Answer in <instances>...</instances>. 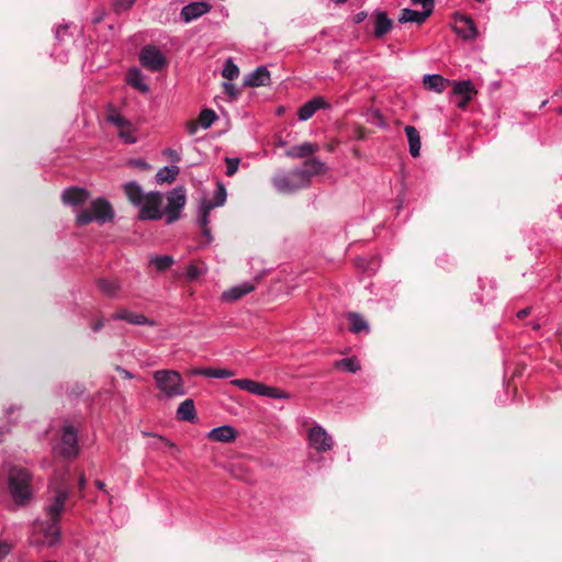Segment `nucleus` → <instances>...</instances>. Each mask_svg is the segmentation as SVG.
I'll use <instances>...</instances> for the list:
<instances>
[{
  "mask_svg": "<svg viewBox=\"0 0 562 562\" xmlns=\"http://www.w3.org/2000/svg\"><path fill=\"white\" fill-rule=\"evenodd\" d=\"M49 496L43 508L44 517L36 521L37 531L43 536L41 544L46 547L56 546L61 538L59 522L69 497V487L64 484H49Z\"/></svg>",
  "mask_w": 562,
  "mask_h": 562,
  "instance_id": "nucleus-1",
  "label": "nucleus"
},
{
  "mask_svg": "<svg viewBox=\"0 0 562 562\" xmlns=\"http://www.w3.org/2000/svg\"><path fill=\"white\" fill-rule=\"evenodd\" d=\"M8 486L18 505H25L33 496L32 474L27 469L12 467L8 473Z\"/></svg>",
  "mask_w": 562,
  "mask_h": 562,
  "instance_id": "nucleus-2",
  "label": "nucleus"
},
{
  "mask_svg": "<svg viewBox=\"0 0 562 562\" xmlns=\"http://www.w3.org/2000/svg\"><path fill=\"white\" fill-rule=\"evenodd\" d=\"M154 381L166 398L183 396L187 391L181 374L175 370H157L153 374Z\"/></svg>",
  "mask_w": 562,
  "mask_h": 562,
  "instance_id": "nucleus-3",
  "label": "nucleus"
},
{
  "mask_svg": "<svg viewBox=\"0 0 562 562\" xmlns=\"http://www.w3.org/2000/svg\"><path fill=\"white\" fill-rule=\"evenodd\" d=\"M114 211L109 201L103 198L93 200L90 207L77 213L76 221L79 225H87L91 222L105 223L113 218Z\"/></svg>",
  "mask_w": 562,
  "mask_h": 562,
  "instance_id": "nucleus-4",
  "label": "nucleus"
},
{
  "mask_svg": "<svg viewBox=\"0 0 562 562\" xmlns=\"http://www.w3.org/2000/svg\"><path fill=\"white\" fill-rule=\"evenodd\" d=\"M272 184L274 189L282 194H291L307 187L306 178L302 172H297L296 169L290 172L278 171L272 177Z\"/></svg>",
  "mask_w": 562,
  "mask_h": 562,
  "instance_id": "nucleus-5",
  "label": "nucleus"
},
{
  "mask_svg": "<svg viewBox=\"0 0 562 562\" xmlns=\"http://www.w3.org/2000/svg\"><path fill=\"white\" fill-rule=\"evenodd\" d=\"M186 202V189L182 186H178L167 193V205L164 209L167 224H172L180 218Z\"/></svg>",
  "mask_w": 562,
  "mask_h": 562,
  "instance_id": "nucleus-6",
  "label": "nucleus"
},
{
  "mask_svg": "<svg viewBox=\"0 0 562 562\" xmlns=\"http://www.w3.org/2000/svg\"><path fill=\"white\" fill-rule=\"evenodd\" d=\"M164 195L159 191H150L146 194L139 207V220H160L164 216Z\"/></svg>",
  "mask_w": 562,
  "mask_h": 562,
  "instance_id": "nucleus-7",
  "label": "nucleus"
},
{
  "mask_svg": "<svg viewBox=\"0 0 562 562\" xmlns=\"http://www.w3.org/2000/svg\"><path fill=\"white\" fill-rule=\"evenodd\" d=\"M58 452L67 459H74L79 454L78 432L72 425L63 426Z\"/></svg>",
  "mask_w": 562,
  "mask_h": 562,
  "instance_id": "nucleus-8",
  "label": "nucleus"
},
{
  "mask_svg": "<svg viewBox=\"0 0 562 562\" xmlns=\"http://www.w3.org/2000/svg\"><path fill=\"white\" fill-rule=\"evenodd\" d=\"M307 440L310 447L318 452L329 451L334 446L333 437L326 431V429L316 424L312 426L307 434Z\"/></svg>",
  "mask_w": 562,
  "mask_h": 562,
  "instance_id": "nucleus-9",
  "label": "nucleus"
},
{
  "mask_svg": "<svg viewBox=\"0 0 562 562\" xmlns=\"http://www.w3.org/2000/svg\"><path fill=\"white\" fill-rule=\"evenodd\" d=\"M139 61L145 68L151 71H158L166 65V58L161 52L151 45L145 46L140 50Z\"/></svg>",
  "mask_w": 562,
  "mask_h": 562,
  "instance_id": "nucleus-10",
  "label": "nucleus"
},
{
  "mask_svg": "<svg viewBox=\"0 0 562 562\" xmlns=\"http://www.w3.org/2000/svg\"><path fill=\"white\" fill-rule=\"evenodd\" d=\"M211 10V5L203 1L191 2L181 9L180 16L183 22L190 23Z\"/></svg>",
  "mask_w": 562,
  "mask_h": 562,
  "instance_id": "nucleus-11",
  "label": "nucleus"
},
{
  "mask_svg": "<svg viewBox=\"0 0 562 562\" xmlns=\"http://www.w3.org/2000/svg\"><path fill=\"white\" fill-rule=\"evenodd\" d=\"M327 108H329V103L324 98L315 97L300 106L297 111L299 120L305 122L310 120L316 111Z\"/></svg>",
  "mask_w": 562,
  "mask_h": 562,
  "instance_id": "nucleus-12",
  "label": "nucleus"
},
{
  "mask_svg": "<svg viewBox=\"0 0 562 562\" xmlns=\"http://www.w3.org/2000/svg\"><path fill=\"white\" fill-rule=\"evenodd\" d=\"M90 196V193L82 188L72 187L65 189L61 194L64 204L77 207L85 204Z\"/></svg>",
  "mask_w": 562,
  "mask_h": 562,
  "instance_id": "nucleus-13",
  "label": "nucleus"
},
{
  "mask_svg": "<svg viewBox=\"0 0 562 562\" xmlns=\"http://www.w3.org/2000/svg\"><path fill=\"white\" fill-rule=\"evenodd\" d=\"M112 318L115 321H125L132 325H156V323L153 319L147 318L145 315L131 312L126 308H120L119 311H116L112 315Z\"/></svg>",
  "mask_w": 562,
  "mask_h": 562,
  "instance_id": "nucleus-14",
  "label": "nucleus"
},
{
  "mask_svg": "<svg viewBox=\"0 0 562 562\" xmlns=\"http://www.w3.org/2000/svg\"><path fill=\"white\" fill-rule=\"evenodd\" d=\"M206 437L215 442H232L236 439L237 431L231 425H222L211 429Z\"/></svg>",
  "mask_w": 562,
  "mask_h": 562,
  "instance_id": "nucleus-15",
  "label": "nucleus"
},
{
  "mask_svg": "<svg viewBox=\"0 0 562 562\" xmlns=\"http://www.w3.org/2000/svg\"><path fill=\"white\" fill-rule=\"evenodd\" d=\"M269 83L270 71L266 66H259L254 71L249 72L244 80L245 86L252 88L268 86Z\"/></svg>",
  "mask_w": 562,
  "mask_h": 562,
  "instance_id": "nucleus-16",
  "label": "nucleus"
},
{
  "mask_svg": "<svg viewBox=\"0 0 562 562\" xmlns=\"http://www.w3.org/2000/svg\"><path fill=\"white\" fill-rule=\"evenodd\" d=\"M297 172H302L306 178V184L310 186L311 178L314 176L322 175L326 171V166L318 158H310L304 161L303 168H297Z\"/></svg>",
  "mask_w": 562,
  "mask_h": 562,
  "instance_id": "nucleus-17",
  "label": "nucleus"
},
{
  "mask_svg": "<svg viewBox=\"0 0 562 562\" xmlns=\"http://www.w3.org/2000/svg\"><path fill=\"white\" fill-rule=\"evenodd\" d=\"M254 290V283L245 281L224 291L222 293V300L225 302H235L245 296L246 294L252 292Z\"/></svg>",
  "mask_w": 562,
  "mask_h": 562,
  "instance_id": "nucleus-18",
  "label": "nucleus"
},
{
  "mask_svg": "<svg viewBox=\"0 0 562 562\" xmlns=\"http://www.w3.org/2000/svg\"><path fill=\"white\" fill-rule=\"evenodd\" d=\"M431 8H424L423 11H416L413 9L405 8L401 12L398 22L423 24L426 21V19L431 14Z\"/></svg>",
  "mask_w": 562,
  "mask_h": 562,
  "instance_id": "nucleus-19",
  "label": "nucleus"
},
{
  "mask_svg": "<svg viewBox=\"0 0 562 562\" xmlns=\"http://www.w3.org/2000/svg\"><path fill=\"white\" fill-rule=\"evenodd\" d=\"M454 31L464 40H473L477 35L474 22L463 15L456 19Z\"/></svg>",
  "mask_w": 562,
  "mask_h": 562,
  "instance_id": "nucleus-20",
  "label": "nucleus"
},
{
  "mask_svg": "<svg viewBox=\"0 0 562 562\" xmlns=\"http://www.w3.org/2000/svg\"><path fill=\"white\" fill-rule=\"evenodd\" d=\"M123 190L128 201L137 207L144 202V199L147 194L144 192L140 184L136 181L126 182L123 186Z\"/></svg>",
  "mask_w": 562,
  "mask_h": 562,
  "instance_id": "nucleus-21",
  "label": "nucleus"
},
{
  "mask_svg": "<svg viewBox=\"0 0 562 562\" xmlns=\"http://www.w3.org/2000/svg\"><path fill=\"white\" fill-rule=\"evenodd\" d=\"M317 150L318 146L316 144L304 142L288 149L285 155L290 158H305L313 155Z\"/></svg>",
  "mask_w": 562,
  "mask_h": 562,
  "instance_id": "nucleus-22",
  "label": "nucleus"
},
{
  "mask_svg": "<svg viewBox=\"0 0 562 562\" xmlns=\"http://www.w3.org/2000/svg\"><path fill=\"white\" fill-rule=\"evenodd\" d=\"M176 415L179 420L194 422L196 419L194 401L192 398H187L181 402L177 408Z\"/></svg>",
  "mask_w": 562,
  "mask_h": 562,
  "instance_id": "nucleus-23",
  "label": "nucleus"
},
{
  "mask_svg": "<svg viewBox=\"0 0 562 562\" xmlns=\"http://www.w3.org/2000/svg\"><path fill=\"white\" fill-rule=\"evenodd\" d=\"M374 35L376 37H382L386 33H389L393 26V22L387 18L386 13L383 11H378L374 13Z\"/></svg>",
  "mask_w": 562,
  "mask_h": 562,
  "instance_id": "nucleus-24",
  "label": "nucleus"
},
{
  "mask_svg": "<svg viewBox=\"0 0 562 562\" xmlns=\"http://www.w3.org/2000/svg\"><path fill=\"white\" fill-rule=\"evenodd\" d=\"M405 134L409 145V154L418 157L420 154V136L419 132L412 125L405 127Z\"/></svg>",
  "mask_w": 562,
  "mask_h": 562,
  "instance_id": "nucleus-25",
  "label": "nucleus"
},
{
  "mask_svg": "<svg viewBox=\"0 0 562 562\" xmlns=\"http://www.w3.org/2000/svg\"><path fill=\"white\" fill-rule=\"evenodd\" d=\"M424 83L429 90L442 92L449 85V80L438 74L425 75Z\"/></svg>",
  "mask_w": 562,
  "mask_h": 562,
  "instance_id": "nucleus-26",
  "label": "nucleus"
},
{
  "mask_svg": "<svg viewBox=\"0 0 562 562\" xmlns=\"http://www.w3.org/2000/svg\"><path fill=\"white\" fill-rule=\"evenodd\" d=\"M179 173V167L176 165L172 166H166L161 169H159L156 173V182L157 183H164V182H172L176 180L177 176Z\"/></svg>",
  "mask_w": 562,
  "mask_h": 562,
  "instance_id": "nucleus-27",
  "label": "nucleus"
},
{
  "mask_svg": "<svg viewBox=\"0 0 562 562\" xmlns=\"http://www.w3.org/2000/svg\"><path fill=\"white\" fill-rule=\"evenodd\" d=\"M231 383L239 389L247 391L255 395H260L262 383L250 380V379H236L231 381Z\"/></svg>",
  "mask_w": 562,
  "mask_h": 562,
  "instance_id": "nucleus-28",
  "label": "nucleus"
},
{
  "mask_svg": "<svg viewBox=\"0 0 562 562\" xmlns=\"http://www.w3.org/2000/svg\"><path fill=\"white\" fill-rule=\"evenodd\" d=\"M127 81H128V83L132 87L138 89L139 91H143V92H147L148 91V86L143 80L142 74H140V71L138 69H132L128 72Z\"/></svg>",
  "mask_w": 562,
  "mask_h": 562,
  "instance_id": "nucleus-29",
  "label": "nucleus"
},
{
  "mask_svg": "<svg viewBox=\"0 0 562 562\" xmlns=\"http://www.w3.org/2000/svg\"><path fill=\"white\" fill-rule=\"evenodd\" d=\"M350 321V330L355 334L361 333V331H368L369 326L367 321L360 316L359 314L352 313L349 315Z\"/></svg>",
  "mask_w": 562,
  "mask_h": 562,
  "instance_id": "nucleus-30",
  "label": "nucleus"
},
{
  "mask_svg": "<svg viewBox=\"0 0 562 562\" xmlns=\"http://www.w3.org/2000/svg\"><path fill=\"white\" fill-rule=\"evenodd\" d=\"M259 396H266V397H270V398H281V400L290 398V394L286 393L285 391L278 389V387L266 385L263 383L261 385V393Z\"/></svg>",
  "mask_w": 562,
  "mask_h": 562,
  "instance_id": "nucleus-31",
  "label": "nucleus"
},
{
  "mask_svg": "<svg viewBox=\"0 0 562 562\" xmlns=\"http://www.w3.org/2000/svg\"><path fill=\"white\" fill-rule=\"evenodd\" d=\"M158 271H165L173 265V258L171 256H154L149 260Z\"/></svg>",
  "mask_w": 562,
  "mask_h": 562,
  "instance_id": "nucleus-32",
  "label": "nucleus"
},
{
  "mask_svg": "<svg viewBox=\"0 0 562 562\" xmlns=\"http://www.w3.org/2000/svg\"><path fill=\"white\" fill-rule=\"evenodd\" d=\"M473 85L470 80L453 83V93L461 97H471Z\"/></svg>",
  "mask_w": 562,
  "mask_h": 562,
  "instance_id": "nucleus-33",
  "label": "nucleus"
},
{
  "mask_svg": "<svg viewBox=\"0 0 562 562\" xmlns=\"http://www.w3.org/2000/svg\"><path fill=\"white\" fill-rule=\"evenodd\" d=\"M226 189L222 183H217V187L214 191L213 202H206V204L212 205V207L222 206L226 202Z\"/></svg>",
  "mask_w": 562,
  "mask_h": 562,
  "instance_id": "nucleus-34",
  "label": "nucleus"
},
{
  "mask_svg": "<svg viewBox=\"0 0 562 562\" xmlns=\"http://www.w3.org/2000/svg\"><path fill=\"white\" fill-rule=\"evenodd\" d=\"M99 288L108 296H114L117 293L120 285L115 280L102 279L99 281Z\"/></svg>",
  "mask_w": 562,
  "mask_h": 562,
  "instance_id": "nucleus-35",
  "label": "nucleus"
},
{
  "mask_svg": "<svg viewBox=\"0 0 562 562\" xmlns=\"http://www.w3.org/2000/svg\"><path fill=\"white\" fill-rule=\"evenodd\" d=\"M216 120V114L213 110H210V109H205L203 110L201 113H200V116H199V124L201 127H203L204 130H207L209 127L212 126V124L214 123V121Z\"/></svg>",
  "mask_w": 562,
  "mask_h": 562,
  "instance_id": "nucleus-36",
  "label": "nucleus"
},
{
  "mask_svg": "<svg viewBox=\"0 0 562 562\" xmlns=\"http://www.w3.org/2000/svg\"><path fill=\"white\" fill-rule=\"evenodd\" d=\"M239 75L238 67L233 63L229 58L226 60L224 68L222 70V76L228 80H234Z\"/></svg>",
  "mask_w": 562,
  "mask_h": 562,
  "instance_id": "nucleus-37",
  "label": "nucleus"
},
{
  "mask_svg": "<svg viewBox=\"0 0 562 562\" xmlns=\"http://www.w3.org/2000/svg\"><path fill=\"white\" fill-rule=\"evenodd\" d=\"M108 121L115 125L120 131L131 127L132 123L120 113H112L108 116Z\"/></svg>",
  "mask_w": 562,
  "mask_h": 562,
  "instance_id": "nucleus-38",
  "label": "nucleus"
},
{
  "mask_svg": "<svg viewBox=\"0 0 562 562\" xmlns=\"http://www.w3.org/2000/svg\"><path fill=\"white\" fill-rule=\"evenodd\" d=\"M336 367L352 373H356L360 369L359 363L352 358L341 359L340 361L336 362Z\"/></svg>",
  "mask_w": 562,
  "mask_h": 562,
  "instance_id": "nucleus-39",
  "label": "nucleus"
},
{
  "mask_svg": "<svg viewBox=\"0 0 562 562\" xmlns=\"http://www.w3.org/2000/svg\"><path fill=\"white\" fill-rule=\"evenodd\" d=\"M136 0H113L112 7L115 13H123L130 10Z\"/></svg>",
  "mask_w": 562,
  "mask_h": 562,
  "instance_id": "nucleus-40",
  "label": "nucleus"
},
{
  "mask_svg": "<svg viewBox=\"0 0 562 562\" xmlns=\"http://www.w3.org/2000/svg\"><path fill=\"white\" fill-rule=\"evenodd\" d=\"M212 205H209L206 203H203L200 207V213H201V216L199 218V224L201 227H206L209 226V223H210V212L212 210Z\"/></svg>",
  "mask_w": 562,
  "mask_h": 562,
  "instance_id": "nucleus-41",
  "label": "nucleus"
},
{
  "mask_svg": "<svg viewBox=\"0 0 562 562\" xmlns=\"http://www.w3.org/2000/svg\"><path fill=\"white\" fill-rule=\"evenodd\" d=\"M225 162H226V175L228 177L234 176L237 172L238 167H239V162H240L239 158L226 157Z\"/></svg>",
  "mask_w": 562,
  "mask_h": 562,
  "instance_id": "nucleus-42",
  "label": "nucleus"
},
{
  "mask_svg": "<svg viewBox=\"0 0 562 562\" xmlns=\"http://www.w3.org/2000/svg\"><path fill=\"white\" fill-rule=\"evenodd\" d=\"M234 375V371L221 368H211L210 378L224 379Z\"/></svg>",
  "mask_w": 562,
  "mask_h": 562,
  "instance_id": "nucleus-43",
  "label": "nucleus"
},
{
  "mask_svg": "<svg viewBox=\"0 0 562 562\" xmlns=\"http://www.w3.org/2000/svg\"><path fill=\"white\" fill-rule=\"evenodd\" d=\"M119 137L125 143V144H134L136 143V137L132 134V126L126 127L119 132Z\"/></svg>",
  "mask_w": 562,
  "mask_h": 562,
  "instance_id": "nucleus-44",
  "label": "nucleus"
},
{
  "mask_svg": "<svg viewBox=\"0 0 562 562\" xmlns=\"http://www.w3.org/2000/svg\"><path fill=\"white\" fill-rule=\"evenodd\" d=\"M223 88H224L225 93L233 99L237 98L239 94V90L234 83L224 82Z\"/></svg>",
  "mask_w": 562,
  "mask_h": 562,
  "instance_id": "nucleus-45",
  "label": "nucleus"
},
{
  "mask_svg": "<svg viewBox=\"0 0 562 562\" xmlns=\"http://www.w3.org/2000/svg\"><path fill=\"white\" fill-rule=\"evenodd\" d=\"M165 156H167L171 161L179 162L181 160L180 154L171 148H167L162 153Z\"/></svg>",
  "mask_w": 562,
  "mask_h": 562,
  "instance_id": "nucleus-46",
  "label": "nucleus"
},
{
  "mask_svg": "<svg viewBox=\"0 0 562 562\" xmlns=\"http://www.w3.org/2000/svg\"><path fill=\"white\" fill-rule=\"evenodd\" d=\"M128 165L140 168V169H149L150 166L143 159H132L128 161Z\"/></svg>",
  "mask_w": 562,
  "mask_h": 562,
  "instance_id": "nucleus-47",
  "label": "nucleus"
},
{
  "mask_svg": "<svg viewBox=\"0 0 562 562\" xmlns=\"http://www.w3.org/2000/svg\"><path fill=\"white\" fill-rule=\"evenodd\" d=\"M211 368H195L191 371L192 375H203L210 378Z\"/></svg>",
  "mask_w": 562,
  "mask_h": 562,
  "instance_id": "nucleus-48",
  "label": "nucleus"
},
{
  "mask_svg": "<svg viewBox=\"0 0 562 562\" xmlns=\"http://www.w3.org/2000/svg\"><path fill=\"white\" fill-rule=\"evenodd\" d=\"M10 549L11 548L8 543L0 541V560H2L3 558H5L9 554Z\"/></svg>",
  "mask_w": 562,
  "mask_h": 562,
  "instance_id": "nucleus-49",
  "label": "nucleus"
},
{
  "mask_svg": "<svg viewBox=\"0 0 562 562\" xmlns=\"http://www.w3.org/2000/svg\"><path fill=\"white\" fill-rule=\"evenodd\" d=\"M201 228H202V235L205 238V243L210 244L213 240V237L211 235V231H210L209 226L201 227Z\"/></svg>",
  "mask_w": 562,
  "mask_h": 562,
  "instance_id": "nucleus-50",
  "label": "nucleus"
},
{
  "mask_svg": "<svg viewBox=\"0 0 562 562\" xmlns=\"http://www.w3.org/2000/svg\"><path fill=\"white\" fill-rule=\"evenodd\" d=\"M199 125H200V124H196V123H194V122H189V123L187 124V131H188V133H189L190 135H194V134L198 132V130H199Z\"/></svg>",
  "mask_w": 562,
  "mask_h": 562,
  "instance_id": "nucleus-51",
  "label": "nucleus"
},
{
  "mask_svg": "<svg viewBox=\"0 0 562 562\" xmlns=\"http://www.w3.org/2000/svg\"><path fill=\"white\" fill-rule=\"evenodd\" d=\"M414 3L422 4L423 8H431L434 7L432 0H412Z\"/></svg>",
  "mask_w": 562,
  "mask_h": 562,
  "instance_id": "nucleus-52",
  "label": "nucleus"
},
{
  "mask_svg": "<svg viewBox=\"0 0 562 562\" xmlns=\"http://www.w3.org/2000/svg\"><path fill=\"white\" fill-rule=\"evenodd\" d=\"M116 370L122 374V376L124 379H132L134 378V375L127 371L126 369L122 368V367H117Z\"/></svg>",
  "mask_w": 562,
  "mask_h": 562,
  "instance_id": "nucleus-53",
  "label": "nucleus"
},
{
  "mask_svg": "<svg viewBox=\"0 0 562 562\" xmlns=\"http://www.w3.org/2000/svg\"><path fill=\"white\" fill-rule=\"evenodd\" d=\"M470 100H471V97H462V99L457 104L458 108H460V109L467 108Z\"/></svg>",
  "mask_w": 562,
  "mask_h": 562,
  "instance_id": "nucleus-54",
  "label": "nucleus"
},
{
  "mask_svg": "<svg viewBox=\"0 0 562 562\" xmlns=\"http://www.w3.org/2000/svg\"><path fill=\"white\" fill-rule=\"evenodd\" d=\"M529 314H530V307H526V308H522L517 312V317L524 318V317L528 316Z\"/></svg>",
  "mask_w": 562,
  "mask_h": 562,
  "instance_id": "nucleus-55",
  "label": "nucleus"
},
{
  "mask_svg": "<svg viewBox=\"0 0 562 562\" xmlns=\"http://www.w3.org/2000/svg\"><path fill=\"white\" fill-rule=\"evenodd\" d=\"M161 441L165 443L166 447H168L170 450H173V451H177L178 448L176 447L175 443H172L171 441H169L168 439H165V438H160Z\"/></svg>",
  "mask_w": 562,
  "mask_h": 562,
  "instance_id": "nucleus-56",
  "label": "nucleus"
},
{
  "mask_svg": "<svg viewBox=\"0 0 562 562\" xmlns=\"http://www.w3.org/2000/svg\"><path fill=\"white\" fill-rule=\"evenodd\" d=\"M104 323L102 319H99L94 325L92 326L93 331H99L103 327Z\"/></svg>",
  "mask_w": 562,
  "mask_h": 562,
  "instance_id": "nucleus-57",
  "label": "nucleus"
},
{
  "mask_svg": "<svg viewBox=\"0 0 562 562\" xmlns=\"http://www.w3.org/2000/svg\"><path fill=\"white\" fill-rule=\"evenodd\" d=\"M86 484H87V480H86L85 475H80L79 481H78L79 488L83 490L86 487Z\"/></svg>",
  "mask_w": 562,
  "mask_h": 562,
  "instance_id": "nucleus-58",
  "label": "nucleus"
},
{
  "mask_svg": "<svg viewBox=\"0 0 562 562\" xmlns=\"http://www.w3.org/2000/svg\"><path fill=\"white\" fill-rule=\"evenodd\" d=\"M189 276H190L191 278H194V277L196 276V270H195V268H194V267H190V269H189Z\"/></svg>",
  "mask_w": 562,
  "mask_h": 562,
  "instance_id": "nucleus-59",
  "label": "nucleus"
},
{
  "mask_svg": "<svg viewBox=\"0 0 562 562\" xmlns=\"http://www.w3.org/2000/svg\"><path fill=\"white\" fill-rule=\"evenodd\" d=\"M95 485L99 490H104L105 488V484L102 482V481H97L95 482Z\"/></svg>",
  "mask_w": 562,
  "mask_h": 562,
  "instance_id": "nucleus-60",
  "label": "nucleus"
},
{
  "mask_svg": "<svg viewBox=\"0 0 562 562\" xmlns=\"http://www.w3.org/2000/svg\"><path fill=\"white\" fill-rule=\"evenodd\" d=\"M102 19H103V15H102V14H98V15H95V16L93 18V23H99V22H101V21H102Z\"/></svg>",
  "mask_w": 562,
  "mask_h": 562,
  "instance_id": "nucleus-61",
  "label": "nucleus"
},
{
  "mask_svg": "<svg viewBox=\"0 0 562 562\" xmlns=\"http://www.w3.org/2000/svg\"><path fill=\"white\" fill-rule=\"evenodd\" d=\"M363 16H364V13H363V12H362V13H359V14L357 15V22L362 21Z\"/></svg>",
  "mask_w": 562,
  "mask_h": 562,
  "instance_id": "nucleus-62",
  "label": "nucleus"
},
{
  "mask_svg": "<svg viewBox=\"0 0 562 562\" xmlns=\"http://www.w3.org/2000/svg\"><path fill=\"white\" fill-rule=\"evenodd\" d=\"M548 103V100L542 101L541 106H544Z\"/></svg>",
  "mask_w": 562,
  "mask_h": 562,
  "instance_id": "nucleus-63",
  "label": "nucleus"
},
{
  "mask_svg": "<svg viewBox=\"0 0 562 562\" xmlns=\"http://www.w3.org/2000/svg\"><path fill=\"white\" fill-rule=\"evenodd\" d=\"M558 113L562 115V108L558 109Z\"/></svg>",
  "mask_w": 562,
  "mask_h": 562,
  "instance_id": "nucleus-64",
  "label": "nucleus"
}]
</instances>
